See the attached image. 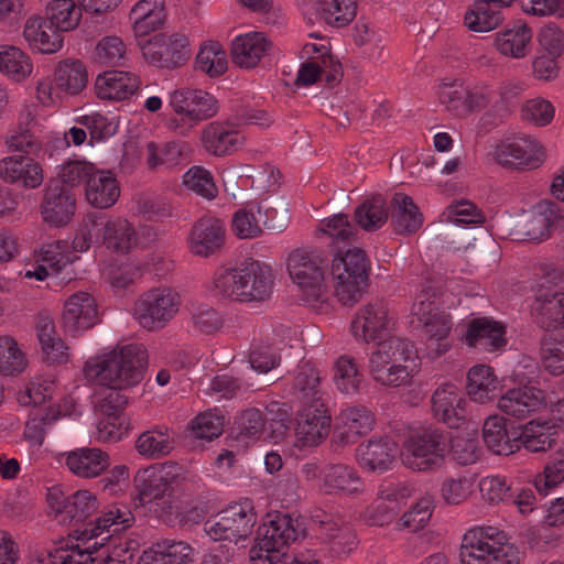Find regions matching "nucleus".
I'll list each match as a JSON object with an SVG mask.
<instances>
[{"mask_svg": "<svg viewBox=\"0 0 564 564\" xmlns=\"http://www.w3.org/2000/svg\"><path fill=\"white\" fill-rule=\"evenodd\" d=\"M46 18L64 33L77 28L82 9L73 0H52L46 6Z\"/></svg>", "mask_w": 564, "mask_h": 564, "instance_id": "48", "label": "nucleus"}, {"mask_svg": "<svg viewBox=\"0 0 564 564\" xmlns=\"http://www.w3.org/2000/svg\"><path fill=\"white\" fill-rule=\"evenodd\" d=\"M98 503L96 497L88 490H78L68 496L66 509L62 521H86L96 510Z\"/></svg>", "mask_w": 564, "mask_h": 564, "instance_id": "57", "label": "nucleus"}, {"mask_svg": "<svg viewBox=\"0 0 564 564\" xmlns=\"http://www.w3.org/2000/svg\"><path fill=\"white\" fill-rule=\"evenodd\" d=\"M269 47L270 42L262 33L252 32L239 35L231 43V61L241 68H253Z\"/></svg>", "mask_w": 564, "mask_h": 564, "instance_id": "33", "label": "nucleus"}, {"mask_svg": "<svg viewBox=\"0 0 564 564\" xmlns=\"http://www.w3.org/2000/svg\"><path fill=\"white\" fill-rule=\"evenodd\" d=\"M169 105L175 113L194 123L210 119L218 111L216 98L202 89H177L171 94Z\"/></svg>", "mask_w": 564, "mask_h": 564, "instance_id": "15", "label": "nucleus"}, {"mask_svg": "<svg viewBox=\"0 0 564 564\" xmlns=\"http://www.w3.org/2000/svg\"><path fill=\"white\" fill-rule=\"evenodd\" d=\"M468 97V88L459 80L443 83L438 89V99L447 110L456 116H467L466 100Z\"/></svg>", "mask_w": 564, "mask_h": 564, "instance_id": "60", "label": "nucleus"}, {"mask_svg": "<svg viewBox=\"0 0 564 564\" xmlns=\"http://www.w3.org/2000/svg\"><path fill=\"white\" fill-rule=\"evenodd\" d=\"M147 366L145 347L129 344L87 360L84 372L87 379L104 387L131 388L143 379Z\"/></svg>", "mask_w": 564, "mask_h": 564, "instance_id": "1", "label": "nucleus"}, {"mask_svg": "<svg viewBox=\"0 0 564 564\" xmlns=\"http://www.w3.org/2000/svg\"><path fill=\"white\" fill-rule=\"evenodd\" d=\"M257 522V514L248 503H235L221 510L205 523L206 533L215 541H229L237 544L246 540Z\"/></svg>", "mask_w": 564, "mask_h": 564, "instance_id": "10", "label": "nucleus"}, {"mask_svg": "<svg viewBox=\"0 0 564 564\" xmlns=\"http://www.w3.org/2000/svg\"><path fill=\"white\" fill-rule=\"evenodd\" d=\"M40 208L44 223L54 227H64L75 215V194L59 180H50L43 189Z\"/></svg>", "mask_w": 564, "mask_h": 564, "instance_id": "13", "label": "nucleus"}, {"mask_svg": "<svg viewBox=\"0 0 564 564\" xmlns=\"http://www.w3.org/2000/svg\"><path fill=\"white\" fill-rule=\"evenodd\" d=\"M23 37L30 47L42 54H53L63 47V33L46 17L31 15L24 24Z\"/></svg>", "mask_w": 564, "mask_h": 564, "instance_id": "23", "label": "nucleus"}, {"mask_svg": "<svg viewBox=\"0 0 564 564\" xmlns=\"http://www.w3.org/2000/svg\"><path fill=\"white\" fill-rule=\"evenodd\" d=\"M541 358L545 370L554 376L564 372V340L544 337L541 345Z\"/></svg>", "mask_w": 564, "mask_h": 564, "instance_id": "64", "label": "nucleus"}, {"mask_svg": "<svg viewBox=\"0 0 564 564\" xmlns=\"http://www.w3.org/2000/svg\"><path fill=\"white\" fill-rule=\"evenodd\" d=\"M225 236L226 229L221 220L212 216L202 217L189 231V250L198 257H210L220 251L225 245Z\"/></svg>", "mask_w": 564, "mask_h": 564, "instance_id": "19", "label": "nucleus"}, {"mask_svg": "<svg viewBox=\"0 0 564 564\" xmlns=\"http://www.w3.org/2000/svg\"><path fill=\"white\" fill-rule=\"evenodd\" d=\"M466 389L468 395L479 403H485L497 398L499 382L492 368L479 365L469 369Z\"/></svg>", "mask_w": 564, "mask_h": 564, "instance_id": "43", "label": "nucleus"}, {"mask_svg": "<svg viewBox=\"0 0 564 564\" xmlns=\"http://www.w3.org/2000/svg\"><path fill=\"white\" fill-rule=\"evenodd\" d=\"M465 340L468 346H482L496 350L506 345L505 328L501 324L487 317L474 318L467 327Z\"/></svg>", "mask_w": 564, "mask_h": 564, "instance_id": "36", "label": "nucleus"}, {"mask_svg": "<svg viewBox=\"0 0 564 564\" xmlns=\"http://www.w3.org/2000/svg\"><path fill=\"white\" fill-rule=\"evenodd\" d=\"M180 305L181 297L175 291L170 288H154L137 299L132 315L142 328L160 330L174 318Z\"/></svg>", "mask_w": 564, "mask_h": 564, "instance_id": "9", "label": "nucleus"}, {"mask_svg": "<svg viewBox=\"0 0 564 564\" xmlns=\"http://www.w3.org/2000/svg\"><path fill=\"white\" fill-rule=\"evenodd\" d=\"M93 227H99L102 245L117 253H127L137 245V234L133 226L124 218H110L106 221L96 218Z\"/></svg>", "mask_w": 564, "mask_h": 564, "instance_id": "28", "label": "nucleus"}, {"mask_svg": "<svg viewBox=\"0 0 564 564\" xmlns=\"http://www.w3.org/2000/svg\"><path fill=\"white\" fill-rule=\"evenodd\" d=\"M558 217V205L551 200H542L523 216L519 228L527 240L542 241L550 237L551 228Z\"/></svg>", "mask_w": 564, "mask_h": 564, "instance_id": "25", "label": "nucleus"}, {"mask_svg": "<svg viewBox=\"0 0 564 564\" xmlns=\"http://www.w3.org/2000/svg\"><path fill=\"white\" fill-rule=\"evenodd\" d=\"M251 368L260 373H268L281 364L280 348L273 344L262 343L249 354Z\"/></svg>", "mask_w": 564, "mask_h": 564, "instance_id": "63", "label": "nucleus"}, {"mask_svg": "<svg viewBox=\"0 0 564 564\" xmlns=\"http://www.w3.org/2000/svg\"><path fill=\"white\" fill-rule=\"evenodd\" d=\"M335 381L338 389L347 394H355L359 391L364 380L355 358L344 355L335 364Z\"/></svg>", "mask_w": 564, "mask_h": 564, "instance_id": "53", "label": "nucleus"}, {"mask_svg": "<svg viewBox=\"0 0 564 564\" xmlns=\"http://www.w3.org/2000/svg\"><path fill=\"white\" fill-rule=\"evenodd\" d=\"M227 67L226 53L218 43L202 47L196 56V69L207 74L209 77L223 75Z\"/></svg>", "mask_w": 564, "mask_h": 564, "instance_id": "58", "label": "nucleus"}, {"mask_svg": "<svg viewBox=\"0 0 564 564\" xmlns=\"http://www.w3.org/2000/svg\"><path fill=\"white\" fill-rule=\"evenodd\" d=\"M512 2L513 0H476L465 14V25L474 32H489L502 23L501 9Z\"/></svg>", "mask_w": 564, "mask_h": 564, "instance_id": "31", "label": "nucleus"}, {"mask_svg": "<svg viewBox=\"0 0 564 564\" xmlns=\"http://www.w3.org/2000/svg\"><path fill=\"white\" fill-rule=\"evenodd\" d=\"M134 516L126 506L113 505L102 516L87 523L90 538H97L106 534L102 540L110 539L113 534H118L134 523Z\"/></svg>", "mask_w": 564, "mask_h": 564, "instance_id": "35", "label": "nucleus"}, {"mask_svg": "<svg viewBox=\"0 0 564 564\" xmlns=\"http://www.w3.org/2000/svg\"><path fill=\"white\" fill-rule=\"evenodd\" d=\"M0 178L8 184L36 188L43 182V169L31 155L14 154L0 160Z\"/></svg>", "mask_w": 564, "mask_h": 564, "instance_id": "21", "label": "nucleus"}, {"mask_svg": "<svg viewBox=\"0 0 564 564\" xmlns=\"http://www.w3.org/2000/svg\"><path fill=\"white\" fill-rule=\"evenodd\" d=\"M288 271L300 288L303 301L318 313H327L329 305L321 256L306 249H295L289 254Z\"/></svg>", "mask_w": 564, "mask_h": 564, "instance_id": "6", "label": "nucleus"}, {"mask_svg": "<svg viewBox=\"0 0 564 564\" xmlns=\"http://www.w3.org/2000/svg\"><path fill=\"white\" fill-rule=\"evenodd\" d=\"M545 400L543 390L533 386L510 389L499 398V409L511 416L522 419L542 408Z\"/></svg>", "mask_w": 564, "mask_h": 564, "instance_id": "26", "label": "nucleus"}, {"mask_svg": "<svg viewBox=\"0 0 564 564\" xmlns=\"http://www.w3.org/2000/svg\"><path fill=\"white\" fill-rule=\"evenodd\" d=\"M371 262L365 250L351 248L334 256L330 274L335 296L343 306L352 307L368 292Z\"/></svg>", "mask_w": 564, "mask_h": 564, "instance_id": "3", "label": "nucleus"}, {"mask_svg": "<svg viewBox=\"0 0 564 564\" xmlns=\"http://www.w3.org/2000/svg\"><path fill=\"white\" fill-rule=\"evenodd\" d=\"M36 332L43 359L48 364L66 361L67 346L56 336L54 322L48 317H41L36 326Z\"/></svg>", "mask_w": 564, "mask_h": 564, "instance_id": "45", "label": "nucleus"}, {"mask_svg": "<svg viewBox=\"0 0 564 564\" xmlns=\"http://www.w3.org/2000/svg\"><path fill=\"white\" fill-rule=\"evenodd\" d=\"M416 350L413 344L401 337H390L378 344L369 357V364L387 366L406 365L415 356Z\"/></svg>", "mask_w": 564, "mask_h": 564, "instance_id": "42", "label": "nucleus"}, {"mask_svg": "<svg viewBox=\"0 0 564 564\" xmlns=\"http://www.w3.org/2000/svg\"><path fill=\"white\" fill-rule=\"evenodd\" d=\"M323 484L327 492L356 494L362 489V481L356 470L341 464L330 465L324 470Z\"/></svg>", "mask_w": 564, "mask_h": 564, "instance_id": "46", "label": "nucleus"}, {"mask_svg": "<svg viewBox=\"0 0 564 564\" xmlns=\"http://www.w3.org/2000/svg\"><path fill=\"white\" fill-rule=\"evenodd\" d=\"M87 82V70L80 61L65 59L55 67L53 83L57 98L61 97V94H79L86 87Z\"/></svg>", "mask_w": 564, "mask_h": 564, "instance_id": "37", "label": "nucleus"}, {"mask_svg": "<svg viewBox=\"0 0 564 564\" xmlns=\"http://www.w3.org/2000/svg\"><path fill=\"white\" fill-rule=\"evenodd\" d=\"M388 307L383 301H376L364 305L351 322V332L356 338L366 343L382 337L388 329Z\"/></svg>", "mask_w": 564, "mask_h": 564, "instance_id": "22", "label": "nucleus"}, {"mask_svg": "<svg viewBox=\"0 0 564 564\" xmlns=\"http://www.w3.org/2000/svg\"><path fill=\"white\" fill-rule=\"evenodd\" d=\"M368 370L377 383L389 388L409 386L412 380V369L408 365L369 364Z\"/></svg>", "mask_w": 564, "mask_h": 564, "instance_id": "52", "label": "nucleus"}, {"mask_svg": "<svg viewBox=\"0 0 564 564\" xmlns=\"http://www.w3.org/2000/svg\"><path fill=\"white\" fill-rule=\"evenodd\" d=\"M532 35L527 23L518 22L496 34L495 46L505 56L522 58L531 51Z\"/></svg>", "mask_w": 564, "mask_h": 564, "instance_id": "38", "label": "nucleus"}, {"mask_svg": "<svg viewBox=\"0 0 564 564\" xmlns=\"http://www.w3.org/2000/svg\"><path fill=\"white\" fill-rule=\"evenodd\" d=\"M434 297L430 291L423 290L413 302L412 315L417 319L416 328H421L429 349L438 357L449 349L446 338L453 324L451 315L438 307Z\"/></svg>", "mask_w": 564, "mask_h": 564, "instance_id": "7", "label": "nucleus"}, {"mask_svg": "<svg viewBox=\"0 0 564 564\" xmlns=\"http://www.w3.org/2000/svg\"><path fill=\"white\" fill-rule=\"evenodd\" d=\"M273 285L271 267L258 260L245 262L239 268H220L214 276L216 295L241 303L268 301Z\"/></svg>", "mask_w": 564, "mask_h": 564, "instance_id": "2", "label": "nucleus"}, {"mask_svg": "<svg viewBox=\"0 0 564 564\" xmlns=\"http://www.w3.org/2000/svg\"><path fill=\"white\" fill-rule=\"evenodd\" d=\"M138 75L126 70H107L96 78V91L100 99L123 100L132 96L140 87Z\"/></svg>", "mask_w": 564, "mask_h": 564, "instance_id": "29", "label": "nucleus"}, {"mask_svg": "<svg viewBox=\"0 0 564 564\" xmlns=\"http://www.w3.org/2000/svg\"><path fill=\"white\" fill-rule=\"evenodd\" d=\"M205 149L215 155H226L237 149L239 133L217 122L209 123L202 132Z\"/></svg>", "mask_w": 564, "mask_h": 564, "instance_id": "47", "label": "nucleus"}, {"mask_svg": "<svg viewBox=\"0 0 564 564\" xmlns=\"http://www.w3.org/2000/svg\"><path fill=\"white\" fill-rule=\"evenodd\" d=\"M505 534L494 527L468 530L462 540V564H519L520 553L511 543L502 542Z\"/></svg>", "mask_w": 564, "mask_h": 564, "instance_id": "4", "label": "nucleus"}, {"mask_svg": "<svg viewBox=\"0 0 564 564\" xmlns=\"http://www.w3.org/2000/svg\"><path fill=\"white\" fill-rule=\"evenodd\" d=\"M143 57L152 65L174 69L184 65L191 57L189 41L184 34L158 33L138 41Z\"/></svg>", "mask_w": 564, "mask_h": 564, "instance_id": "11", "label": "nucleus"}, {"mask_svg": "<svg viewBox=\"0 0 564 564\" xmlns=\"http://www.w3.org/2000/svg\"><path fill=\"white\" fill-rule=\"evenodd\" d=\"M321 530L336 556L349 554L357 545L355 533L347 527H338L333 521L321 520Z\"/></svg>", "mask_w": 564, "mask_h": 564, "instance_id": "50", "label": "nucleus"}, {"mask_svg": "<svg viewBox=\"0 0 564 564\" xmlns=\"http://www.w3.org/2000/svg\"><path fill=\"white\" fill-rule=\"evenodd\" d=\"M176 464H163L139 469L134 476L138 498L141 505L163 499L172 491V484L178 477Z\"/></svg>", "mask_w": 564, "mask_h": 564, "instance_id": "14", "label": "nucleus"}, {"mask_svg": "<svg viewBox=\"0 0 564 564\" xmlns=\"http://www.w3.org/2000/svg\"><path fill=\"white\" fill-rule=\"evenodd\" d=\"M451 434L443 429L427 426L415 430L406 437L401 459L405 467L427 471L442 466L448 452Z\"/></svg>", "mask_w": 564, "mask_h": 564, "instance_id": "5", "label": "nucleus"}, {"mask_svg": "<svg viewBox=\"0 0 564 564\" xmlns=\"http://www.w3.org/2000/svg\"><path fill=\"white\" fill-rule=\"evenodd\" d=\"M67 469L76 477L93 479L100 477L110 467V456L99 447H77L62 454Z\"/></svg>", "mask_w": 564, "mask_h": 564, "instance_id": "20", "label": "nucleus"}, {"mask_svg": "<svg viewBox=\"0 0 564 564\" xmlns=\"http://www.w3.org/2000/svg\"><path fill=\"white\" fill-rule=\"evenodd\" d=\"M186 150L187 145L183 142H169L162 149H159L154 142H150L147 145V162L151 170L160 165L172 167L180 163Z\"/></svg>", "mask_w": 564, "mask_h": 564, "instance_id": "56", "label": "nucleus"}, {"mask_svg": "<svg viewBox=\"0 0 564 564\" xmlns=\"http://www.w3.org/2000/svg\"><path fill=\"white\" fill-rule=\"evenodd\" d=\"M535 322L545 330H554L564 327V312L561 294L543 300L536 307Z\"/></svg>", "mask_w": 564, "mask_h": 564, "instance_id": "59", "label": "nucleus"}, {"mask_svg": "<svg viewBox=\"0 0 564 564\" xmlns=\"http://www.w3.org/2000/svg\"><path fill=\"white\" fill-rule=\"evenodd\" d=\"M304 536V529L299 519H292L288 513H276L268 523H263L257 530L256 545L251 552L259 560L270 564L280 560L283 549L290 543Z\"/></svg>", "mask_w": 564, "mask_h": 564, "instance_id": "8", "label": "nucleus"}, {"mask_svg": "<svg viewBox=\"0 0 564 564\" xmlns=\"http://www.w3.org/2000/svg\"><path fill=\"white\" fill-rule=\"evenodd\" d=\"M391 223L399 235H413L423 225V215L412 197L395 193L391 199Z\"/></svg>", "mask_w": 564, "mask_h": 564, "instance_id": "34", "label": "nucleus"}, {"mask_svg": "<svg viewBox=\"0 0 564 564\" xmlns=\"http://www.w3.org/2000/svg\"><path fill=\"white\" fill-rule=\"evenodd\" d=\"M98 322L97 303L91 294L76 292L68 296L62 314V327L73 337L91 328Z\"/></svg>", "mask_w": 564, "mask_h": 564, "instance_id": "16", "label": "nucleus"}, {"mask_svg": "<svg viewBox=\"0 0 564 564\" xmlns=\"http://www.w3.org/2000/svg\"><path fill=\"white\" fill-rule=\"evenodd\" d=\"M0 70L17 80L23 79L32 72L29 57L19 47H0Z\"/></svg>", "mask_w": 564, "mask_h": 564, "instance_id": "54", "label": "nucleus"}, {"mask_svg": "<svg viewBox=\"0 0 564 564\" xmlns=\"http://www.w3.org/2000/svg\"><path fill=\"white\" fill-rule=\"evenodd\" d=\"M518 431L519 425L514 426L509 420L492 415L487 417L484 423L482 438L492 453L508 456L519 451Z\"/></svg>", "mask_w": 564, "mask_h": 564, "instance_id": "24", "label": "nucleus"}, {"mask_svg": "<svg viewBox=\"0 0 564 564\" xmlns=\"http://www.w3.org/2000/svg\"><path fill=\"white\" fill-rule=\"evenodd\" d=\"M174 448V442L166 432L151 430L141 433L135 441L137 452L151 459L167 456Z\"/></svg>", "mask_w": 564, "mask_h": 564, "instance_id": "49", "label": "nucleus"}, {"mask_svg": "<svg viewBox=\"0 0 564 564\" xmlns=\"http://www.w3.org/2000/svg\"><path fill=\"white\" fill-rule=\"evenodd\" d=\"M120 196V187L111 172L95 171L88 177L86 198L96 208H108L115 205Z\"/></svg>", "mask_w": 564, "mask_h": 564, "instance_id": "39", "label": "nucleus"}, {"mask_svg": "<svg viewBox=\"0 0 564 564\" xmlns=\"http://www.w3.org/2000/svg\"><path fill=\"white\" fill-rule=\"evenodd\" d=\"M354 218L365 231L380 229L389 219L387 199L381 194H373L355 208Z\"/></svg>", "mask_w": 564, "mask_h": 564, "instance_id": "40", "label": "nucleus"}, {"mask_svg": "<svg viewBox=\"0 0 564 564\" xmlns=\"http://www.w3.org/2000/svg\"><path fill=\"white\" fill-rule=\"evenodd\" d=\"M517 445L519 449L524 447L531 453H544L551 449L556 444L555 432H552V426L546 422L540 423L530 421L523 425H519Z\"/></svg>", "mask_w": 564, "mask_h": 564, "instance_id": "41", "label": "nucleus"}, {"mask_svg": "<svg viewBox=\"0 0 564 564\" xmlns=\"http://www.w3.org/2000/svg\"><path fill=\"white\" fill-rule=\"evenodd\" d=\"M337 421L336 434L344 445L355 443L358 437L368 434L375 424L372 412L364 405L343 410Z\"/></svg>", "mask_w": 564, "mask_h": 564, "instance_id": "30", "label": "nucleus"}, {"mask_svg": "<svg viewBox=\"0 0 564 564\" xmlns=\"http://www.w3.org/2000/svg\"><path fill=\"white\" fill-rule=\"evenodd\" d=\"M319 371L308 361H302L294 380V389L304 403L319 400Z\"/></svg>", "mask_w": 564, "mask_h": 564, "instance_id": "55", "label": "nucleus"}, {"mask_svg": "<svg viewBox=\"0 0 564 564\" xmlns=\"http://www.w3.org/2000/svg\"><path fill=\"white\" fill-rule=\"evenodd\" d=\"M150 550L164 564H192L194 560L193 547L184 541L164 539L153 543Z\"/></svg>", "mask_w": 564, "mask_h": 564, "instance_id": "51", "label": "nucleus"}, {"mask_svg": "<svg viewBox=\"0 0 564 564\" xmlns=\"http://www.w3.org/2000/svg\"><path fill=\"white\" fill-rule=\"evenodd\" d=\"M564 480V452L557 453L534 478V487L540 494H546Z\"/></svg>", "mask_w": 564, "mask_h": 564, "instance_id": "62", "label": "nucleus"}, {"mask_svg": "<svg viewBox=\"0 0 564 564\" xmlns=\"http://www.w3.org/2000/svg\"><path fill=\"white\" fill-rule=\"evenodd\" d=\"M26 367L25 355L10 336L0 337V372L4 375L20 373Z\"/></svg>", "mask_w": 564, "mask_h": 564, "instance_id": "61", "label": "nucleus"}, {"mask_svg": "<svg viewBox=\"0 0 564 564\" xmlns=\"http://www.w3.org/2000/svg\"><path fill=\"white\" fill-rule=\"evenodd\" d=\"M434 416L451 429H457L464 420L465 400L460 398L458 388L453 383L438 387L431 399Z\"/></svg>", "mask_w": 564, "mask_h": 564, "instance_id": "27", "label": "nucleus"}, {"mask_svg": "<svg viewBox=\"0 0 564 564\" xmlns=\"http://www.w3.org/2000/svg\"><path fill=\"white\" fill-rule=\"evenodd\" d=\"M313 8L325 23L335 28L348 25L357 13L356 0H315Z\"/></svg>", "mask_w": 564, "mask_h": 564, "instance_id": "44", "label": "nucleus"}, {"mask_svg": "<svg viewBox=\"0 0 564 564\" xmlns=\"http://www.w3.org/2000/svg\"><path fill=\"white\" fill-rule=\"evenodd\" d=\"M397 452L394 442L387 437L371 438L357 448V459L360 466L369 471H386L392 465Z\"/></svg>", "mask_w": 564, "mask_h": 564, "instance_id": "32", "label": "nucleus"}, {"mask_svg": "<svg viewBox=\"0 0 564 564\" xmlns=\"http://www.w3.org/2000/svg\"><path fill=\"white\" fill-rule=\"evenodd\" d=\"M496 162L511 171L540 167L546 158L544 147L531 135H523L499 143L494 152Z\"/></svg>", "mask_w": 564, "mask_h": 564, "instance_id": "12", "label": "nucleus"}, {"mask_svg": "<svg viewBox=\"0 0 564 564\" xmlns=\"http://www.w3.org/2000/svg\"><path fill=\"white\" fill-rule=\"evenodd\" d=\"M330 415L321 400L305 403L299 411L296 436L304 446L318 445L328 435Z\"/></svg>", "mask_w": 564, "mask_h": 564, "instance_id": "18", "label": "nucleus"}, {"mask_svg": "<svg viewBox=\"0 0 564 564\" xmlns=\"http://www.w3.org/2000/svg\"><path fill=\"white\" fill-rule=\"evenodd\" d=\"M128 388L106 387L98 393L96 409L107 416V421L101 422L100 431H106L108 436L119 440L129 431V424L126 422L123 411L128 404L129 398L124 394Z\"/></svg>", "mask_w": 564, "mask_h": 564, "instance_id": "17", "label": "nucleus"}]
</instances>
